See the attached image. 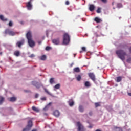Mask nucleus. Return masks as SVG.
I'll use <instances>...</instances> for the list:
<instances>
[{"instance_id": "54", "label": "nucleus", "mask_w": 131, "mask_h": 131, "mask_svg": "<svg viewBox=\"0 0 131 131\" xmlns=\"http://www.w3.org/2000/svg\"><path fill=\"white\" fill-rule=\"evenodd\" d=\"M0 55H2V52L0 53Z\"/></svg>"}, {"instance_id": "45", "label": "nucleus", "mask_w": 131, "mask_h": 131, "mask_svg": "<svg viewBox=\"0 0 131 131\" xmlns=\"http://www.w3.org/2000/svg\"><path fill=\"white\" fill-rule=\"evenodd\" d=\"M35 98H38V94L36 93L35 95Z\"/></svg>"}, {"instance_id": "18", "label": "nucleus", "mask_w": 131, "mask_h": 131, "mask_svg": "<svg viewBox=\"0 0 131 131\" xmlns=\"http://www.w3.org/2000/svg\"><path fill=\"white\" fill-rule=\"evenodd\" d=\"M14 56H16V57H19L20 56V51H15L14 52Z\"/></svg>"}, {"instance_id": "13", "label": "nucleus", "mask_w": 131, "mask_h": 131, "mask_svg": "<svg viewBox=\"0 0 131 131\" xmlns=\"http://www.w3.org/2000/svg\"><path fill=\"white\" fill-rule=\"evenodd\" d=\"M27 127H28V128H31V127H32V121L30 120L28 121V125H27Z\"/></svg>"}, {"instance_id": "5", "label": "nucleus", "mask_w": 131, "mask_h": 131, "mask_svg": "<svg viewBox=\"0 0 131 131\" xmlns=\"http://www.w3.org/2000/svg\"><path fill=\"white\" fill-rule=\"evenodd\" d=\"M25 43V40H24V39H21L20 41H18L16 43V47H18V48H21L23 45Z\"/></svg>"}, {"instance_id": "40", "label": "nucleus", "mask_w": 131, "mask_h": 131, "mask_svg": "<svg viewBox=\"0 0 131 131\" xmlns=\"http://www.w3.org/2000/svg\"><path fill=\"white\" fill-rule=\"evenodd\" d=\"M41 100L42 101H46V100H47V98H46V97H43V98H41Z\"/></svg>"}, {"instance_id": "20", "label": "nucleus", "mask_w": 131, "mask_h": 131, "mask_svg": "<svg viewBox=\"0 0 131 131\" xmlns=\"http://www.w3.org/2000/svg\"><path fill=\"white\" fill-rule=\"evenodd\" d=\"M84 85L86 88H90L91 87V83L89 81H86L84 83Z\"/></svg>"}, {"instance_id": "12", "label": "nucleus", "mask_w": 131, "mask_h": 131, "mask_svg": "<svg viewBox=\"0 0 131 131\" xmlns=\"http://www.w3.org/2000/svg\"><path fill=\"white\" fill-rule=\"evenodd\" d=\"M53 115H54V116H55L56 117H58V116H60V112H59V111H58V110H55V111L53 112Z\"/></svg>"}, {"instance_id": "9", "label": "nucleus", "mask_w": 131, "mask_h": 131, "mask_svg": "<svg viewBox=\"0 0 131 131\" xmlns=\"http://www.w3.org/2000/svg\"><path fill=\"white\" fill-rule=\"evenodd\" d=\"M26 7L28 10H31L32 9V5H31V1H29L26 4Z\"/></svg>"}, {"instance_id": "44", "label": "nucleus", "mask_w": 131, "mask_h": 131, "mask_svg": "<svg viewBox=\"0 0 131 131\" xmlns=\"http://www.w3.org/2000/svg\"><path fill=\"white\" fill-rule=\"evenodd\" d=\"M102 3H104V4H106L107 3V0H101Z\"/></svg>"}, {"instance_id": "2", "label": "nucleus", "mask_w": 131, "mask_h": 131, "mask_svg": "<svg viewBox=\"0 0 131 131\" xmlns=\"http://www.w3.org/2000/svg\"><path fill=\"white\" fill-rule=\"evenodd\" d=\"M116 54L117 55L118 58L121 59L122 61H124L125 60V56H126V52L124 51L123 50H118L116 52Z\"/></svg>"}, {"instance_id": "14", "label": "nucleus", "mask_w": 131, "mask_h": 131, "mask_svg": "<svg viewBox=\"0 0 131 131\" xmlns=\"http://www.w3.org/2000/svg\"><path fill=\"white\" fill-rule=\"evenodd\" d=\"M68 103L70 107H72V106L74 105V102L73 101V100H72V99L70 100Z\"/></svg>"}, {"instance_id": "42", "label": "nucleus", "mask_w": 131, "mask_h": 131, "mask_svg": "<svg viewBox=\"0 0 131 131\" xmlns=\"http://www.w3.org/2000/svg\"><path fill=\"white\" fill-rule=\"evenodd\" d=\"M125 47H126V45H121L120 46V48H122L123 49H124V48H125Z\"/></svg>"}, {"instance_id": "34", "label": "nucleus", "mask_w": 131, "mask_h": 131, "mask_svg": "<svg viewBox=\"0 0 131 131\" xmlns=\"http://www.w3.org/2000/svg\"><path fill=\"white\" fill-rule=\"evenodd\" d=\"M30 130V128H28V127H26V128H24L23 131H29Z\"/></svg>"}, {"instance_id": "1", "label": "nucleus", "mask_w": 131, "mask_h": 131, "mask_svg": "<svg viewBox=\"0 0 131 131\" xmlns=\"http://www.w3.org/2000/svg\"><path fill=\"white\" fill-rule=\"evenodd\" d=\"M26 37L28 39V43L31 48H33L35 46V42L32 40V35L31 31H29L26 34Z\"/></svg>"}, {"instance_id": "37", "label": "nucleus", "mask_w": 131, "mask_h": 131, "mask_svg": "<svg viewBox=\"0 0 131 131\" xmlns=\"http://www.w3.org/2000/svg\"><path fill=\"white\" fill-rule=\"evenodd\" d=\"M49 50H51V47H50L49 46L46 47V51H49Z\"/></svg>"}, {"instance_id": "53", "label": "nucleus", "mask_w": 131, "mask_h": 131, "mask_svg": "<svg viewBox=\"0 0 131 131\" xmlns=\"http://www.w3.org/2000/svg\"><path fill=\"white\" fill-rule=\"evenodd\" d=\"M96 131H102L100 129H97Z\"/></svg>"}, {"instance_id": "50", "label": "nucleus", "mask_w": 131, "mask_h": 131, "mask_svg": "<svg viewBox=\"0 0 131 131\" xmlns=\"http://www.w3.org/2000/svg\"><path fill=\"white\" fill-rule=\"evenodd\" d=\"M89 128H92V127H93V126H89Z\"/></svg>"}, {"instance_id": "16", "label": "nucleus", "mask_w": 131, "mask_h": 131, "mask_svg": "<svg viewBox=\"0 0 131 131\" xmlns=\"http://www.w3.org/2000/svg\"><path fill=\"white\" fill-rule=\"evenodd\" d=\"M51 105H52V102L49 103L46 107H45L43 108V111H47V110H48L49 106H51Z\"/></svg>"}, {"instance_id": "26", "label": "nucleus", "mask_w": 131, "mask_h": 131, "mask_svg": "<svg viewBox=\"0 0 131 131\" xmlns=\"http://www.w3.org/2000/svg\"><path fill=\"white\" fill-rule=\"evenodd\" d=\"M54 82H55V78H50V83H51V84H53V83H54Z\"/></svg>"}, {"instance_id": "30", "label": "nucleus", "mask_w": 131, "mask_h": 131, "mask_svg": "<svg viewBox=\"0 0 131 131\" xmlns=\"http://www.w3.org/2000/svg\"><path fill=\"white\" fill-rule=\"evenodd\" d=\"M46 59H47V56L46 55H42L40 58V60H42V61H45Z\"/></svg>"}, {"instance_id": "8", "label": "nucleus", "mask_w": 131, "mask_h": 131, "mask_svg": "<svg viewBox=\"0 0 131 131\" xmlns=\"http://www.w3.org/2000/svg\"><path fill=\"white\" fill-rule=\"evenodd\" d=\"M89 76L93 80V81H96V77L95 76V74L93 73H90L89 74Z\"/></svg>"}, {"instance_id": "17", "label": "nucleus", "mask_w": 131, "mask_h": 131, "mask_svg": "<svg viewBox=\"0 0 131 131\" xmlns=\"http://www.w3.org/2000/svg\"><path fill=\"white\" fill-rule=\"evenodd\" d=\"M94 21H95V22H97V23H100L102 22V19H101V18H99L98 17H95L94 19Z\"/></svg>"}, {"instance_id": "23", "label": "nucleus", "mask_w": 131, "mask_h": 131, "mask_svg": "<svg viewBox=\"0 0 131 131\" xmlns=\"http://www.w3.org/2000/svg\"><path fill=\"white\" fill-rule=\"evenodd\" d=\"M79 111H80V112H83V111H84V108L82 105H79Z\"/></svg>"}, {"instance_id": "15", "label": "nucleus", "mask_w": 131, "mask_h": 131, "mask_svg": "<svg viewBox=\"0 0 131 131\" xmlns=\"http://www.w3.org/2000/svg\"><path fill=\"white\" fill-rule=\"evenodd\" d=\"M122 80V77L119 76L116 78V79H115V81L116 82H120Z\"/></svg>"}, {"instance_id": "21", "label": "nucleus", "mask_w": 131, "mask_h": 131, "mask_svg": "<svg viewBox=\"0 0 131 131\" xmlns=\"http://www.w3.org/2000/svg\"><path fill=\"white\" fill-rule=\"evenodd\" d=\"M0 19L2 21H3V22H6V21L8 20V19L7 18H5V17H4V16H3L2 15H0Z\"/></svg>"}, {"instance_id": "28", "label": "nucleus", "mask_w": 131, "mask_h": 131, "mask_svg": "<svg viewBox=\"0 0 131 131\" xmlns=\"http://www.w3.org/2000/svg\"><path fill=\"white\" fill-rule=\"evenodd\" d=\"M5 98L2 96H0V105H2V104H3V102Z\"/></svg>"}, {"instance_id": "31", "label": "nucleus", "mask_w": 131, "mask_h": 131, "mask_svg": "<svg viewBox=\"0 0 131 131\" xmlns=\"http://www.w3.org/2000/svg\"><path fill=\"white\" fill-rule=\"evenodd\" d=\"M95 107L98 108V107H100L101 106V104H100V103L99 102H96L95 103Z\"/></svg>"}, {"instance_id": "10", "label": "nucleus", "mask_w": 131, "mask_h": 131, "mask_svg": "<svg viewBox=\"0 0 131 131\" xmlns=\"http://www.w3.org/2000/svg\"><path fill=\"white\" fill-rule=\"evenodd\" d=\"M32 84L33 85H34V86H36L37 89H39L40 88V85H39V84H38V82L36 81H33L32 82Z\"/></svg>"}, {"instance_id": "19", "label": "nucleus", "mask_w": 131, "mask_h": 131, "mask_svg": "<svg viewBox=\"0 0 131 131\" xmlns=\"http://www.w3.org/2000/svg\"><path fill=\"white\" fill-rule=\"evenodd\" d=\"M114 131H122V129L119 127H114Z\"/></svg>"}, {"instance_id": "43", "label": "nucleus", "mask_w": 131, "mask_h": 131, "mask_svg": "<svg viewBox=\"0 0 131 131\" xmlns=\"http://www.w3.org/2000/svg\"><path fill=\"white\" fill-rule=\"evenodd\" d=\"M30 58H34V57H35L34 54H31V55L29 56Z\"/></svg>"}, {"instance_id": "46", "label": "nucleus", "mask_w": 131, "mask_h": 131, "mask_svg": "<svg viewBox=\"0 0 131 131\" xmlns=\"http://www.w3.org/2000/svg\"><path fill=\"white\" fill-rule=\"evenodd\" d=\"M66 5H69V1H66Z\"/></svg>"}, {"instance_id": "32", "label": "nucleus", "mask_w": 131, "mask_h": 131, "mask_svg": "<svg viewBox=\"0 0 131 131\" xmlns=\"http://www.w3.org/2000/svg\"><path fill=\"white\" fill-rule=\"evenodd\" d=\"M101 10H102V8H101L100 7H99L96 11L97 13L98 14H100V13H101Z\"/></svg>"}, {"instance_id": "7", "label": "nucleus", "mask_w": 131, "mask_h": 131, "mask_svg": "<svg viewBox=\"0 0 131 131\" xmlns=\"http://www.w3.org/2000/svg\"><path fill=\"white\" fill-rule=\"evenodd\" d=\"M52 42L54 43V45H56V46H58V45H60V38H57L53 39Z\"/></svg>"}, {"instance_id": "11", "label": "nucleus", "mask_w": 131, "mask_h": 131, "mask_svg": "<svg viewBox=\"0 0 131 131\" xmlns=\"http://www.w3.org/2000/svg\"><path fill=\"white\" fill-rule=\"evenodd\" d=\"M95 5H94L93 4H90L89 5V10L91 12H94V11L95 10Z\"/></svg>"}, {"instance_id": "33", "label": "nucleus", "mask_w": 131, "mask_h": 131, "mask_svg": "<svg viewBox=\"0 0 131 131\" xmlns=\"http://www.w3.org/2000/svg\"><path fill=\"white\" fill-rule=\"evenodd\" d=\"M127 63H130L131 62V57H129L126 60Z\"/></svg>"}, {"instance_id": "38", "label": "nucleus", "mask_w": 131, "mask_h": 131, "mask_svg": "<svg viewBox=\"0 0 131 131\" xmlns=\"http://www.w3.org/2000/svg\"><path fill=\"white\" fill-rule=\"evenodd\" d=\"M82 50L83 52H86V49L85 47H82Z\"/></svg>"}, {"instance_id": "48", "label": "nucleus", "mask_w": 131, "mask_h": 131, "mask_svg": "<svg viewBox=\"0 0 131 131\" xmlns=\"http://www.w3.org/2000/svg\"><path fill=\"white\" fill-rule=\"evenodd\" d=\"M128 96H129V97H131V93H128Z\"/></svg>"}, {"instance_id": "39", "label": "nucleus", "mask_w": 131, "mask_h": 131, "mask_svg": "<svg viewBox=\"0 0 131 131\" xmlns=\"http://www.w3.org/2000/svg\"><path fill=\"white\" fill-rule=\"evenodd\" d=\"M89 114L90 116H93V111L89 112Z\"/></svg>"}, {"instance_id": "27", "label": "nucleus", "mask_w": 131, "mask_h": 131, "mask_svg": "<svg viewBox=\"0 0 131 131\" xmlns=\"http://www.w3.org/2000/svg\"><path fill=\"white\" fill-rule=\"evenodd\" d=\"M55 89H56V90H59L60 88H61V85L60 84H57L54 86Z\"/></svg>"}, {"instance_id": "51", "label": "nucleus", "mask_w": 131, "mask_h": 131, "mask_svg": "<svg viewBox=\"0 0 131 131\" xmlns=\"http://www.w3.org/2000/svg\"><path fill=\"white\" fill-rule=\"evenodd\" d=\"M32 131H37L36 129H33Z\"/></svg>"}, {"instance_id": "25", "label": "nucleus", "mask_w": 131, "mask_h": 131, "mask_svg": "<svg viewBox=\"0 0 131 131\" xmlns=\"http://www.w3.org/2000/svg\"><path fill=\"white\" fill-rule=\"evenodd\" d=\"M32 110H33V111H35V112H39V110H38V108H37L35 106H32Z\"/></svg>"}, {"instance_id": "41", "label": "nucleus", "mask_w": 131, "mask_h": 131, "mask_svg": "<svg viewBox=\"0 0 131 131\" xmlns=\"http://www.w3.org/2000/svg\"><path fill=\"white\" fill-rule=\"evenodd\" d=\"M9 26L10 27L13 26V23H12V21H10L9 23Z\"/></svg>"}, {"instance_id": "3", "label": "nucleus", "mask_w": 131, "mask_h": 131, "mask_svg": "<svg viewBox=\"0 0 131 131\" xmlns=\"http://www.w3.org/2000/svg\"><path fill=\"white\" fill-rule=\"evenodd\" d=\"M70 42V36L68 34V33H66L63 35V45H68Z\"/></svg>"}, {"instance_id": "49", "label": "nucleus", "mask_w": 131, "mask_h": 131, "mask_svg": "<svg viewBox=\"0 0 131 131\" xmlns=\"http://www.w3.org/2000/svg\"><path fill=\"white\" fill-rule=\"evenodd\" d=\"M129 52L131 53V47H130V48H129Z\"/></svg>"}, {"instance_id": "24", "label": "nucleus", "mask_w": 131, "mask_h": 131, "mask_svg": "<svg viewBox=\"0 0 131 131\" xmlns=\"http://www.w3.org/2000/svg\"><path fill=\"white\" fill-rule=\"evenodd\" d=\"M74 72L77 73L80 72V69H79L78 67L75 68L74 69Z\"/></svg>"}, {"instance_id": "4", "label": "nucleus", "mask_w": 131, "mask_h": 131, "mask_svg": "<svg viewBox=\"0 0 131 131\" xmlns=\"http://www.w3.org/2000/svg\"><path fill=\"white\" fill-rule=\"evenodd\" d=\"M5 34H8L10 36H14L16 35V34H18L19 33L18 32H14L12 31V30L10 29H6L4 32Z\"/></svg>"}, {"instance_id": "35", "label": "nucleus", "mask_w": 131, "mask_h": 131, "mask_svg": "<svg viewBox=\"0 0 131 131\" xmlns=\"http://www.w3.org/2000/svg\"><path fill=\"white\" fill-rule=\"evenodd\" d=\"M118 8H122V5L120 3L118 4L117 5Z\"/></svg>"}, {"instance_id": "29", "label": "nucleus", "mask_w": 131, "mask_h": 131, "mask_svg": "<svg viewBox=\"0 0 131 131\" xmlns=\"http://www.w3.org/2000/svg\"><path fill=\"white\" fill-rule=\"evenodd\" d=\"M76 79L77 81H80V80H81V76L80 75H78L76 77Z\"/></svg>"}, {"instance_id": "6", "label": "nucleus", "mask_w": 131, "mask_h": 131, "mask_svg": "<svg viewBox=\"0 0 131 131\" xmlns=\"http://www.w3.org/2000/svg\"><path fill=\"white\" fill-rule=\"evenodd\" d=\"M77 126L78 127V130L79 131H85V129L84 128V127H83L81 123H80L79 122H77Z\"/></svg>"}, {"instance_id": "22", "label": "nucleus", "mask_w": 131, "mask_h": 131, "mask_svg": "<svg viewBox=\"0 0 131 131\" xmlns=\"http://www.w3.org/2000/svg\"><path fill=\"white\" fill-rule=\"evenodd\" d=\"M17 100V98L15 97H11L9 99L10 102H15Z\"/></svg>"}, {"instance_id": "52", "label": "nucleus", "mask_w": 131, "mask_h": 131, "mask_svg": "<svg viewBox=\"0 0 131 131\" xmlns=\"http://www.w3.org/2000/svg\"><path fill=\"white\" fill-rule=\"evenodd\" d=\"M72 66H73V63H72V64H71V67H72Z\"/></svg>"}, {"instance_id": "47", "label": "nucleus", "mask_w": 131, "mask_h": 131, "mask_svg": "<svg viewBox=\"0 0 131 131\" xmlns=\"http://www.w3.org/2000/svg\"><path fill=\"white\" fill-rule=\"evenodd\" d=\"M38 45H41V41H38Z\"/></svg>"}, {"instance_id": "36", "label": "nucleus", "mask_w": 131, "mask_h": 131, "mask_svg": "<svg viewBox=\"0 0 131 131\" xmlns=\"http://www.w3.org/2000/svg\"><path fill=\"white\" fill-rule=\"evenodd\" d=\"M44 91L45 92H46V93H47V94H48V95H50V92H49V91H48L47 89H45Z\"/></svg>"}]
</instances>
